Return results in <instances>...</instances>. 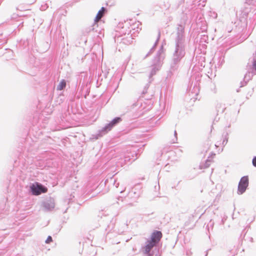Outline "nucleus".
Here are the masks:
<instances>
[{
    "instance_id": "5701e85b",
    "label": "nucleus",
    "mask_w": 256,
    "mask_h": 256,
    "mask_svg": "<svg viewBox=\"0 0 256 256\" xmlns=\"http://www.w3.org/2000/svg\"><path fill=\"white\" fill-rule=\"evenodd\" d=\"M214 14L216 15V16H215V18H216V16H217V14H214Z\"/></svg>"
},
{
    "instance_id": "f8f14e48",
    "label": "nucleus",
    "mask_w": 256,
    "mask_h": 256,
    "mask_svg": "<svg viewBox=\"0 0 256 256\" xmlns=\"http://www.w3.org/2000/svg\"><path fill=\"white\" fill-rule=\"evenodd\" d=\"M133 38L132 36L128 34L126 37L122 38V42L125 44H130L132 42Z\"/></svg>"
},
{
    "instance_id": "aec40b11",
    "label": "nucleus",
    "mask_w": 256,
    "mask_h": 256,
    "mask_svg": "<svg viewBox=\"0 0 256 256\" xmlns=\"http://www.w3.org/2000/svg\"><path fill=\"white\" fill-rule=\"evenodd\" d=\"M252 164L256 167V156H255L252 160Z\"/></svg>"
},
{
    "instance_id": "dca6fc26",
    "label": "nucleus",
    "mask_w": 256,
    "mask_h": 256,
    "mask_svg": "<svg viewBox=\"0 0 256 256\" xmlns=\"http://www.w3.org/2000/svg\"><path fill=\"white\" fill-rule=\"evenodd\" d=\"M210 162H211V161L210 160H207L206 162V166H201V167L202 168H208L209 166L210 165Z\"/></svg>"
},
{
    "instance_id": "4be33fe9",
    "label": "nucleus",
    "mask_w": 256,
    "mask_h": 256,
    "mask_svg": "<svg viewBox=\"0 0 256 256\" xmlns=\"http://www.w3.org/2000/svg\"><path fill=\"white\" fill-rule=\"evenodd\" d=\"M254 68L256 70V65H254Z\"/></svg>"
},
{
    "instance_id": "2eb2a0df",
    "label": "nucleus",
    "mask_w": 256,
    "mask_h": 256,
    "mask_svg": "<svg viewBox=\"0 0 256 256\" xmlns=\"http://www.w3.org/2000/svg\"><path fill=\"white\" fill-rule=\"evenodd\" d=\"M16 8L17 10L21 12L28 10V6H23L22 5L18 6Z\"/></svg>"
},
{
    "instance_id": "f03ea898",
    "label": "nucleus",
    "mask_w": 256,
    "mask_h": 256,
    "mask_svg": "<svg viewBox=\"0 0 256 256\" xmlns=\"http://www.w3.org/2000/svg\"><path fill=\"white\" fill-rule=\"evenodd\" d=\"M184 27L182 25H178L177 28L176 38L175 40L176 46H185V37L184 34Z\"/></svg>"
},
{
    "instance_id": "6ab92c4d",
    "label": "nucleus",
    "mask_w": 256,
    "mask_h": 256,
    "mask_svg": "<svg viewBox=\"0 0 256 256\" xmlns=\"http://www.w3.org/2000/svg\"><path fill=\"white\" fill-rule=\"evenodd\" d=\"M35 1H36V0H26V2L28 4H33Z\"/></svg>"
},
{
    "instance_id": "20e7f679",
    "label": "nucleus",
    "mask_w": 256,
    "mask_h": 256,
    "mask_svg": "<svg viewBox=\"0 0 256 256\" xmlns=\"http://www.w3.org/2000/svg\"><path fill=\"white\" fill-rule=\"evenodd\" d=\"M248 185V176H243L240 180L238 186V193L243 194Z\"/></svg>"
},
{
    "instance_id": "9b49d317",
    "label": "nucleus",
    "mask_w": 256,
    "mask_h": 256,
    "mask_svg": "<svg viewBox=\"0 0 256 256\" xmlns=\"http://www.w3.org/2000/svg\"><path fill=\"white\" fill-rule=\"evenodd\" d=\"M106 11V8L104 7H102L101 8V9L96 14V18H95V21L96 22L99 21L102 18L103 16L104 15Z\"/></svg>"
},
{
    "instance_id": "4468645a",
    "label": "nucleus",
    "mask_w": 256,
    "mask_h": 256,
    "mask_svg": "<svg viewBox=\"0 0 256 256\" xmlns=\"http://www.w3.org/2000/svg\"><path fill=\"white\" fill-rule=\"evenodd\" d=\"M66 86V82L64 80H62L58 86H57L56 90H62Z\"/></svg>"
},
{
    "instance_id": "7ed1b4c3",
    "label": "nucleus",
    "mask_w": 256,
    "mask_h": 256,
    "mask_svg": "<svg viewBox=\"0 0 256 256\" xmlns=\"http://www.w3.org/2000/svg\"><path fill=\"white\" fill-rule=\"evenodd\" d=\"M32 192L34 195L38 196L42 193H46L48 192V188L38 183L33 184L30 186Z\"/></svg>"
},
{
    "instance_id": "ddd939ff",
    "label": "nucleus",
    "mask_w": 256,
    "mask_h": 256,
    "mask_svg": "<svg viewBox=\"0 0 256 256\" xmlns=\"http://www.w3.org/2000/svg\"><path fill=\"white\" fill-rule=\"evenodd\" d=\"M160 31H158V38H157V39L154 45V46L151 48V49L150 50V51L148 52V53L146 54L145 58L148 56L149 55H150L152 52H153L154 50V48L155 46H156L158 40H159V39L160 38Z\"/></svg>"
},
{
    "instance_id": "39448f33",
    "label": "nucleus",
    "mask_w": 256,
    "mask_h": 256,
    "mask_svg": "<svg viewBox=\"0 0 256 256\" xmlns=\"http://www.w3.org/2000/svg\"><path fill=\"white\" fill-rule=\"evenodd\" d=\"M164 56H165L164 52L163 46H162L160 48L156 53V54L153 60L152 64H160V63H163Z\"/></svg>"
},
{
    "instance_id": "a211bd4d",
    "label": "nucleus",
    "mask_w": 256,
    "mask_h": 256,
    "mask_svg": "<svg viewBox=\"0 0 256 256\" xmlns=\"http://www.w3.org/2000/svg\"><path fill=\"white\" fill-rule=\"evenodd\" d=\"M23 15L22 14H13L12 17V19H14V18H16V16H22Z\"/></svg>"
},
{
    "instance_id": "423d86ee",
    "label": "nucleus",
    "mask_w": 256,
    "mask_h": 256,
    "mask_svg": "<svg viewBox=\"0 0 256 256\" xmlns=\"http://www.w3.org/2000/svg\"><path fill=\"white\" fill-rule=\"evenodd\" d=\"M55 206L54 200L53 198H50L46 200L43 203V207L46 210H50L54 208Z\"/></svg>"
},
{
    "instance_id": "9d476101",
    "label": "nucleus",
    "mask_w": 256,
    "mask_h": 256,
    "mask_svg": "<svg viewBox=\"0 0 256 256\" xmlns=\"http://www.w3.org/2000/svg\"><path fill=\"white\" fill-rule=\"evenodd\" d=\"M121 120V118H114L110 124H108L105 127L106 130H110L111 128L116 124L119 122Z\"/></svg>"
},
{
    "instance_id": "0eeeda50",
    "label": "nucleus",
    "mask_w": 256,
    "mask_h": 256,
    "mask_svg": "<svg viewBox=\"0 0 256 256\" xmlns=\"http://www.w3.org/2000/svg\"><path fill=\"white\" fill-rule=\"evenodd\" d=\"M162 237V233L160 231L156 230L151 236L150 240L155 244L158 243Z\"/></svg>"
},
{
    "instance_id": "412c9836",
    "label": "nucleus",
    "mask_w": 256,
    "mask_h": 256,
    "mask_svg": "<svg viewBox=\"0 0 256 256\" xmlns=\"http://www.w3.org/2000/svg\"><path fill=\"white\" fill-rule=\"evenodd\" d=\"M94 29V28H88L86 32H90L91 30H93Z\"/></svg>"
},
{
    "instance_id": "f3484780",
    "label": "nucleus",
    "mask_w": 256,
    "mask_h": 256,
    "mask_svg": "<svg viewBox=\"0 0 256 256\" xmlns=\"http://www.w3.org/2000/svg\"><path fill=\"white\" fill-rule=\"evenodd\" d=\"M52 236H48L46 240V244H50V242H52Z\"/></svg>"
},
{
    "instance_id": "6e6552de",
    "label": "nucleus",
    "mask_w": 256,
    "mask_h": 256,
    "mask_svg": "<svg viewBox=\"0 0 256 256\" xmlns=\"http://www.w3.org/2000/svg\"><path fill=\"white\" fill-rule=\"evenodd\" d=\"M156 244L151 241L150 240H148L146 246L143 248V250L144 252L146 254H148L150 252L152 248L155 246Z\"/></svg>"
},
{
    "instance_id": "1a4fd4ad",
    "label": "nucleus",
    "mask_w": 256,
    "mask_h": 256,
    "mask_svg": "<svg viewBox=\"0 0 256 256\" xmlns=\"http://www.w3.org/2000/svg\"><path fill=\"white\" fill-rule=\"evenodd\" d=\"M90 58L92 64H99L100 62V59H98L97 56L94 54L90 55L86 54L85 56L86 58Z\"/></svg>"
},
{
    "instance_id": "f257e3e1",
    "label": "nucleus",
    "mask_w": 256,
    "mask_h": 256,
    "mask_svg": "<svg viewBox=\"0 0 256 256\" xmlns=\"http://www.w3.org/2000/svg\"><path fill=\"white\" fill-rule=\"evenodd\" d=\"M185 46H175L172 60L175 64L180 62L181 60L185 55Z\"/></svg>"
}]
</instances>
